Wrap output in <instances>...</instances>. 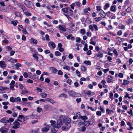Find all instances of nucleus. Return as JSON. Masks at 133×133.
Instances as JSON below:
<instances>
[{
  "label": "nucleus",
  "mask_w": 133,
  "mask_h": 133,
  "mask_svg": "<svg viewBox=\"0 0 133 133\" xmlns=\"http://www.w3.org/2000/svg\"><path fill=\"white\" fill-rule=\"evenodd\" d=\"M63 123H65V125L62 127L63 130L67 131L71 127V125L70 123L71 120L69 117L64 116L63 118Z\"/></svg>",
  "instance_id": "1"
},
{
  "label": "nucleus",
  "mask_w": 133,
  "mask_h": 133,
  "mask_svg": "<svg viewBox=\"0 0 133 133\" xmlns=\"http://www.w3.org/2000/svg\"><path fill=\"white\" fill-rule=\"evenodd\" d=\"M68 93L70 96L72 97H78L80 95L79 93H76L72 90L69 91Z\"/></svg>",
  "instance_id": "2"
},
{
  "label": "nucleus",
  "mask_w": 133,
  "mask_h": 133,
  "mask_svg": "<svg viewBox=\"0 0 133 133\" xmlns=\"http://www.w3.org/2000/svg\"><path fill=\"white\" fill-rule=\"evenodd\" d=\"M50 128V125H46L45 127H43L42 129V131L44 132H47Z\"/></svg>",
  "instance_id": "3"
},
{
  "label": "nucleus",
  "mask_w": 133,
  "mask_h": 133,
  "mask_svg": "<svg viewBox=\"0 0 133 133\" xmlns=\"http://www.w3.org/2000/svg\"><path fill=\"white\" fill-rule=\"evenodd\" d=\"M24 4L29 8H31L33 5L32 3L29 1H26Z\"/></svg>",
  "instance_id": "4"
},
{
  "label": "nucleus",
  "mask_w": 133,
  "mask_h": 133,
  "mask_svg": "<svg viewBox=\"0 0 133 133\" xmlns=\"http://www.w3.org/2000/svg\"><path fill=\"white\" fill-rule=\"evenodd\" d=\"M63 124L62 121L61 120L59 119L57 120V123L55 125H56L57 127L59 128L61 127V126L63 125Z\"/></svg>",
  "instance_id": "5"
},
{
  "label": "nucleus",
  "mask_w": 133,
  "mask_h": 133,
  "mask_svg": "<svg viewBox=\"0 0 133 133\" xmlns=\"http://www.w3.org/2000/svg\"><path fill=\"white\" fill-rule=\"evenodd\" d=\"M14 125L13 126L12 128L14 129H17L18 128L19 126V123L17 121H15L13 123Z\"/></svg>",
  "instance_id": "6"
},
{
  "label": "nucleus",
  "mask_w": 133,
  "mask_h": 133,
  "mask_svg": "<svg viewBox=\"0 0 133 133\" xmlns=\"http://www.w3.org/2000/svg\"><path fill=\"white\" fill-rule=\"evenodd\" d=\"M0 122L3 123H9V121L8 120V118L7 117H5L2 118L0 120Z\"/></svg>",
  "instance_id": "7"
},
{
  "label": "nucleus",
  "mask_w": 133,
  "mask_h": 133,
  "mask_svg": "<svg viewBox=\"0 0 133 133\" xmlns=\"http://www.w3.org/2000/svg\"><path fill=\"white\" fill-rule=\"evenodd\" d=\"M54 128H53L51 129L52 132L54 133H56L57 131L58 130V128H59L57 127L56 125H54Z\"/></svg>",
  "instance_id": "8"
},
{
  "label": "nucleus",
  "mask_w": 133,
  "mask_h": 133,
  "mask_svg": "<svg viewBox=\"0 0 133 133\" xmlns=\"http://www.w3.org/2000/svg\"><path fill=\"white\" fill-rule=\"evenodd\" d=\"M0 131L2 133H7L8 132V130L6 128H1L0 129Z\"/></svg>",
  "instance_id": "9"
},
{
  "label": "nucleus",
  "mask_w": 133,
  "mask_h": 133,
  "mask_svg": "<svg viewBox=\"0 0 133 133\" xmlns=\"http://www.w3.org/2000/svg\"><path fill=\"white\" fill-rule=\"evenodd\" d=\"M44 109H46L47 110H51L52 109V107L49 105H45L44 106Z\"/></svg>",
  "instance_id": "10"
},
{
  "label": "nucleus",
  "mask_w": 133,
  "mask_h": 133,
  "mask_svg": "<svg viewBox=\"0 0 133 133\" xmlns=\"http://www.w3.org/2000/svg\"><path fill=\"white\" fill-rule=\"evenodd\" d=\"M0 65L2 68H4L6 67V65L3 61H0Z\"/></svg>",
  "instance_id": "11"
},
{
  "label": "nucleus",
  "mask_w": 133,
  "mask_h": 133,
  "mask_svg": "<svg viewBox=\"0 0 133 133\" xmlns=\"http://www.w3.org/2000/svg\"><path fill=\"white\" fill-rule=\"evenodd\" d=\"M30 43H32L35 44H37V41L36 39L33 38H31L30 39Z\"/></svg>",
  "instance_id": "12"
},
{
  "label": "nucleus",
  "mask_w": 133,
  "mask_h": 133,
  "mask_svg": "<svg viewBox=\"0 0 133 133\" xmlns=\"http://www.w3.org/2000/svg\"><path fill=\"white\" fill-rule=\"evenodd\" d=\"M59 28L61 30L64 31L66 30L65 27L63 25H59Z\"/></svg>",
  "instance_id": "13"
},
{
  "label": "nucleus",
  "mask_w": 133,
  "mask_h": 133,
  "mask_svg": "<svg viewBox=\"0 0 133 133\" xmlns=\"http://www.w3.org/2000/svg\"><path fill=\"white\" fill-rule=\"evenodd\" d=\"M50 69L52 70V72L55 73L58 71V70L54 67H51L50 68Z\"/></svg>",
  "instance_id": "14"
},
{
  "label": "nucleus",
  "mask_w": 133,
  "mask_h": 133,
  "mask_svg": "<svg viewBox=\"0 0 133 133\" xmlns=\"http://www.w3.org/2000/svg\"><path fill=\"white\" fill-rule=\"evenodd\" d=\"M7 8L8 9H10L12 10H14L16 9V8L14 7V6H12L10 4H9L8 5Z\"/></svg>",
  "instance_id": "15"
},
{
  "label": "nucleus",
  "mask_w": 133,
  "mask_h": 133,
  "mask_svg": "<svg viewBox=\"0 0 133 133\" xmlns=\"http://www.w3.org/2000/svg\"><path fill=\"white\" fill-rule=\"evenodd\" d=\"M58 97H63L64 98H66L67 97V95L64 93H62L59 95Z\"/></svg>",
  "instance_id": "16"
},
{
  "label": "nucleus",
  "mask_w": 133,
  "mask_h": 133,
  "mask_svg": "<svg viewBox=\"0 0 133 133\" xmlns=\"http://www.w3.org/2000/svg\"><path fill=\"white\" fill-rule=\"evenodd\" d=\"M17 5L18 6L23 9L25 8V7L24 6L23 4L22 3H17Z\"/></svg>",
  "instance_id": "17"
},
{
  "label": "nucleus",
  "mask_w": 133,
  "mask_h": 133,
  "mask_svg": "<svg viewBox=\"0 0 133 133\" xmlns=\"http://www.w3.org/2000/svg\"><path fill=\"white\" fill-rule=\"evenodd\" d=\"M89 121H84L83 122V125L86 127L89 126L90 124Z\"/></svg>",
  "instance_id": "18"
},
{
  "label": "nucleus",
  "mask_w": 133,
  "mask_h": 133,
  "mask_svg": "<svg viewBox=\"0 0 133 133\" xmlns=\"http://www.w3.org/2000/svg\"><path fill=\"white\" fill-rule=\"evenodd\" d=\"M107 82L108 83H110L111 82L112 80V77L111 76H108L107 77Z\"/></svg>",
  "instance_id": "19"
},
{
  "label": "nucleus",
  "mask_w": 133,
  "mask_h": 133,
  "mask_svg": "<svg viewBox=\"0 0 133 133\" xmlns=\"http://www.w3.org/2000/svg\"><path fill=\"white\" fill-rule=\"evenodd\" d=\"M88 119V117L85 115L84 116H82L81 117V118L80 119H81L84 121H85Z\"/></svg>",
  "instance_id": "20"
},
{
  "label": "nucleus",
  "mask_w": 133,
  "mask_h": 133,
  "mask_svg": "<svg viewBox=\"0 0 133 133\" xmlns=\"http://www.w3.org/2000/svg\"><path fill=\"white\" fill-rule=\"evenodd\" d=\"M18 118H19L20 120L23 119V121H25V117L22 115H19L18 116Z\"/></svg>",
  "instance_id": "21"
},
{
  "label": "nucleus",
  "mask_w": 133,
  "mask_h": 133,
  "mask_svg": "<svg viewBox=\"0 0 133 133\" xmlns=\"http://www.w3.org/2000/svg\"><path fill=\"white\" fill-rule=\"evenodd\" d=\"M103 53L102 52H99L96 55V57H100L101 58L103 57Z\"/></svg>",
  "instance_id": "22"
},
{
  "label": "nucleus",
  "mask_w": 133,
  "mask_h": 133,
  "mask_svg": "<svg viewBox=\"0 0 133 133\" xmlns=\"http://www.w3.org/2000/svg\"><path fill=\"white\" fill-rule=\"evenodd\" d=\"M40 95L42 98H45L47 96V94L44 92H43Z\"/></svg>",
  "instance_id": "23"
},
{
  "label": "nucleus",
  "mask_w": 133,
  "mask_h": 133,
  "mask_svg": "<svg viewBox=\"0 0 133 133\" xmlns=\"http://www.w3.org/2000/svg\"><path fill=\"white\" fill-rule=\"evenodd\" d=\"M9 88L5 87H0V91L1 92V91L4 90L6 89H9Z\"/></svg>",
  "instance_id": "24"
},
{
  "label": "nucleus",
  "mask_w": 133,
  "mask_h": 133,
  "mask_svg": "<svg viewBox=\"0 0 133 133\" xmlns=\"http://www.w3.org/2000/svg\"><path fill=\"white\" fill-rule=\"evenodd\" d=\"M84 63L85 64L87 65H91V62L90 61H84Z\"/></svg>",
  "instance_id": "25"
},
{
  "label": "nucleus",
  "mask_w": 133,
  "mask_h": 133,
  "mask_svg": "<svg viewBox=\"0 0 133 133\" xmlns=\"http://www.w3.org/2000/svg\"><path fill=\"white\" fill-rule=\"evenodd\" d=\"M74 4V5L75 6H80L81 5V3L79 2H76L75 3H73Z\"/></svg>",
  "instance_id": "26"
},
{
  "label": "nucleus",
  "mask_w": 133,
  "mask_h": 133,
  "mask_svg": "<svg viewBox=\"0 0 133 133\" xmlns=\"http://www.w3.org/2000/svg\"><path fill=\"white\" fill-rule=\"evenodd\" d=\"M110 10L112 11H116V7L114 6H112L110 8Z\"/></svg>",
  "instance_id": "27"
},
{
  "label": "nucleus",
  "mask_w": 133,
  "mask_h": 133,
  "mask_svg": "<svg viewBox=\"0 0 133 133\" xmlns=\"http://www.w3.org/2000/svg\"><path fill=\"white\" fill-rule=\"evenodd\" d=\"M46 30L52 33H54L55 31L54 29L52 28L47 29H46Z\"/></svg>",
  "instance_id": "28"
},
{
  "label": "nucleus",
  "mask_w": 133,
  "mask_h": 133,
  "mask_svg": "<svg viewBox=\"0 0 133 133\" xmlns=\"http://www.w3.org/2000/svg\"><path fill=\"white\" fill-rule=\"evenodd\" d=\"M100 15L101 17L103 18L105 16V14L104 11L100 13Z\"/></svg>",
  "instance_id": "29"
},
{
  "label": "nucleus",
  "mask_w": 133,
  "mask_h": 133,
  "mask_svg": "<svg viewBox=\"0 0 133 133\" xmlns=\"http://www.w3.org/2000/svg\"><path fill=\"white\" fill-rule=\"evenodd\" d=\"M80 32L82 35H84L85 33V31L84 29H81L80 30Z\"/></svg>",
  "instance_id": "30"
},
{
  "label": "nucleus",
  "mask_w": 133,
  "mask_h": 133,
  "mask_svg": "<svg viewBox=\"0 0 133 133\" xmlns=\"http://www.w3.org/2000/svg\"><path fill=\"white\" fill-rule=\"evenodd\" d=\"M84 93L85 94L90 95H91V92L89 90H85L84 91Z\"/></svg>",
  "instance_id": "31"
},
{
  "label": "nucleus",
  "mask_w": 133,
  "mask_h": 133,
  "mask_svg": "<svg viewBox=\"0 0 133 133\" xmlns=\"http://www.w3.org/2000/svg\"><path fill=\"white\" fill-rule=\"evenodd\" d=\"M18 22V21L16 20H15L14 21H12L11 22L12 24H13L14 26H16L17 25V23Z\"/></svg>",
  "instance_id": "32"
},
{
  "label": "nucleus",
  "mask_w": 133,
  "mask_h": 133,
  "mask_svg": "<svg viewBox=\"0 0 133 133\" xmlns=\"http://www.w3.org/2000/svg\"><path fill=\"white\" fill-rule=\"evenodd\" d=\"M113 112V111L112 110H110L108 109H106L107 113L109 114H110L111 112Z\"/></svg>",
  "instance_id": "33"
},
{
  "label": "nucleus",
  "mask_w": 133,
  "mask_h": 133,
  "mask_svg": "<svg viewBox=\"0 0 133 133\" xmlns=\"http://www.w3.org/2000/svg\"><path fill=\"white\" fill-rule=\"evenodd\" d=\"M129 81H128L127 80H124L123 85H126L129 84Z\"/></svg>",
  "instance_id": "34"
},
{
  "label": "nucleus",
  "mask_w": 133,
  "mask_h": 133,
  "mask_svg": "<svg viewBox=\"0 0 133 133\" xmlns=\"http://www.w3.org/2000/svg\"><path fill=\"white\" fill-rule=\"evenodd\" d=\"M49 43L51 44V46L53 49L55 48V45L54 43L52 42H50Z\"/></svg>",
  "instance_id": "35"
},
{
  "label": "nucleus",
  "mask_w": 133,
  "mask_h": 133,
  "mask_svg": "<svg viewBox=\"0 0 133 133\" xmlns=\"http://www.w3.org/2000/svg\"><path fill=\"white\" fill-rule=\"evenodd\" d=\"M55 55L57 56H60L61 55V53L58 51H56L55 52Z\"/></svg>",
  "instance_id": "36"
},
{
  "label": "nucleus",
  "mask_w": 133,
  "mask_h": 133,
  "mask_svg": "<svg viewBox=\"0 0 133 133\" xmlns=\"http://www.w3.org/2000/svg\"><path fill=\"white\" fill-rule=\"evenodd\" d=\"M33 56L35 57V59H36L37 62L38 61V57L37 56V55L36 54H34L33 55Z\"/></svg>",
  "instance_id": "37"
},
{
  "label": "nucleus",
  "mask_w": 133,
  "mask_h": 133,
  "mask_svg": "<svg viewBox=\"0 0 133 133\" xmlns=\"http://www.w3.org/2000/svg\"><path fill=\"white\" fill-rule=\"evenodd\" d=\"M64 69H66L68 70H70V68L69 66H64L63 68Z\"/></svg>",
  "instance_id": "38"
},
{
  "label": "nucleus",
  "mask_w": 133,
  "mask_h": 133,
  "mask_svg": "<svg viewBox=\"0 0 133 133\" xmlns=\"http://www.w3.org/2000/svg\"><path fill=\"white\" fill-rule=\"evenodd\" d=\"M10 101L14 103L15 102V99L13 97H11L10 99Z\"/></svg>",
  "instance_id": "39"
},
{
  "label": "nucleus",
  "mask_w": 133,
  "mask_h": 133,
  "mask_svg": "<svg viewBox=\"0 0 133 133\" xmlns=\"http://www.w3.org/2000/svg\"><path fill=\"white\" fill-rule=\"evenodd\" d=\"M76 115L77 117L78 118V119H80V118H81V116H82L80 114V113L79 112H78L76 113Z\"/></svg>",
  "instance_id": "40"
},
{
  "label": "nucleus",
  "mask_w": 133,
  "mask_h": 133,
  "mask_svg": "<svg viewBox=\"0 0 133 133\" xmlns=\"http://www.w3.org/2000/svg\"><path fill=\"white\" fill-rule=\"evenodd\" d=\"M15 102H20L21 101V98L19 97H18L15 98Z\"/></svg>",
  "instance_id": "41"
},
{
  "label": "nucleus",
  "mask_w": 133,
  "mask_h": 133,
  "mask_svg": "<svg viewBox=\"0 0 133 133\" xmlns=\"http://www.w3.org/2000/svg\"><path fill=\"white\" fill-rule=\"evenodd\" d=\"M125 26L123 25H120L118 26V28L119 29H123L125 28Z\"/></svg>",
  "instance_id": "42"
},
{
  "label": "nucleus",
  "mask_w": 133,
  "mask_h": 133,
  "mask_svg": "<svg viewBox=\"0 0 133 133\" xmlns=\"http://www.w3.org/2000/svg\"><path fill=\"white\" fill-rule=\"evenodd\" d=\"M49 35L47 34H46L45 35V38L46 40L48 41H50V39L49 37Z\"/></svg>",
  "instance_id": "43"
},
{
  "label": "nucleus",
  "mask_w": 133,
  "mask_h": 133,
  "mask_svg": "<svg viewBox=\"0 0 133 133\" xmlns=\"http://www.w3.org/2000/svg\"><path fill=\"white\" fill-rule=\"evenodd\" d=\"M23 11L25 15L26 16H30L31 15L30 13L29 12H28L26 11H24V10H23Z\"/></svg>",
  "instance_id": "44"
},
{
  "label": "nucleus",
  "mask_w": 133,
  "mask_h": 133,
  "mask_svg": "<svg viewBox=\"0 0 133 133\" xmlns=\"http://www.w3.org/2000/svg\"><path fill=\"white\" fill-rule=\"evenodd\" d=\"M109 6H110L109 4L108 3H106L105 4V5L104 6V9L105 10H106L107 8L109 7Z\"/></svg>",
  "instance_id": "45"
},
{
  "label": "nucleus",
  "mask_w": 133,
  "mask_h": 133,
  "mask_svg": "<svg viewBox=\"0 0 133 133\" xmlns=\"http://www.w3.org/2000/svg\"><path fill=\"white\" fill-rule=\"evenodd\" d=\"M25 64L27 66H29L32 65V63L31 62H25Z\"/></svg>",
  "instance_id": "46"
},
{
  "label": "nucleus",
  "mask_w": 133,
  "mask_h": 133,
  "mask_svg": "<svg viewBox=\"0 0 133 133\" xmlns=\"http://www.w3.org/2000/svg\"><path fill=\"white\" fill-rule=\"evenodd\" d=\"M81 69L83 71H85L86 70V68L83 65H82L81 66Z\"/></svg>",
  "instance_id": "47"
},
{
  "label": "nucleus",
  "mask_w": 133,
  "mask_h": 133,
  "mask_svg": "<svg viewBox=\"0 0 133 133\" xmlns=\"http://www.w3.org/2000/svg\"><path fill=\"white\" fill-rule=\"evenodd\" d=\"M37 110L38 112H41L43 111L42 108L39 107L37 108Z\"/></svg>",
  "instance_id": "48"
},
{
  "label": "nucleus",
  "mask_w": 133,
  "mask_h": 133,
  "mask_svg": "<svg viewBox=\"0 0 133 133\" xmlns=\"http://www.w3.org/2000/svg\"><path fill=\"white\" fill-rule=\"evenodd\" d=\"M16 66V68L17 69H18L19 68V67H21V64L19 63H17L15 65Z\"/></svg>",
  "instance_id": "49"
},
{
  "label": "nucleus",
  "mask_w": 133,
  "mask_h": 133,
  "mask_svg": "<svg viewBox=\"0 0 133 133\" xmlns=\"http://www.w3.org/2000/svg\"><path fill=\"white\" fill-rule=\"evenodd\" d=\"M86 128L84 126H82L81 128V130L82 132H84L86 130Z\"/></svg>",
  "instance_id": "50"
},
{
  "label": "nucleus",
  "mask_w": 133,
  "mask_h": 133,
  "mask_svg": "<svg viewBox=\"0 0 133 133\" xmlns=\"http://www.w3.org/2000/svg\"><path fill=\"white\" fill-rule=\"evenodd\" d=\"M66 38L68 39H70V38L71 39L73 38V37H72V36L71 35H68L66 36Z\"/></svg>",
  "instance_id": "51"
},
{
  "label": "nucleus",
  "mask_w": 133,
  "mask_h": 133,
  "mask_svg": "<svg viewBox=\"0 0 133 133\" xmlns=\"http://www.w3.org/2000/svg\"><path fill=\"white\" fill-rule=\"evenodd\" d=\"M62 11L66 13L68 12V9L66 8H63L62 9Z\"/></svg>",
  "instance_id": "52"
},
{
  "label": "nucleus",
  "mask_w": 133,
  "mask_h": 133,
  "mask_svg": "<svg viewBox=\"0 0 133 133\" xmlns=\"http://www.w3.org/2000/svg\"><path fill=\"white\" fill-rule=\"evenodd\" d=\"M76 74L79 77L81 76V74L79 72L78 70H77L76 71Z\"/></svg>",
  "instance_id": "53"
},
{
  "label": "nucleus",
  "mask_w": 133,
  "mask_h": 133,
  "mask_svg": "<svg viewBox=\"0 0 133 133\" xmlns=\"http://www.w3.org/2000/svg\"><path fill=\"white\" fill-rule=\"evenodd\" d=\"M14 14L17 16H19L20 15V13L19 12L15 11L14 12Z\"/></svg>",
  "instance_id": "54"
},
{
  "label": "nucleus",
  "mask_w": 133,
  "mask_h": 133,
  "mask_svg": "<svg viewBox=\"0 0 133 133\" xmlns=\"http://www.w3.org/2000/svg\"><path fill=\"white\" fill-rule=\"evenodd\" d=\"M95 21H100L102 19V18L101 17H96L95 18Z\"/></svg>",
  "instance_id": "55"
},
{
  "label": "nucleus",
  "mask_w": 133,
  "mask_h": 133,
  "mask_svg": "<svg viewBox=\"0 0 133 133\" xmlns=\"http://www.w3.org/2000/svg\"><path fill=\"white\" fill-rule=\"evenodd\" d=\"M50 123H51V125H53V126L55 125V123L56 122L55 121L51 120L50 121Z\"/></svg>",
  "instance_id": "56"
},
{
  "label": "nucleus",
  "mask_w": 133,
  "mask_h": 133,
  "mask_svg": "<svg viewBox=\"0 0 133 133\" xmlns=\"http://www.w3.org/2000/svg\"><path fill=\"white\" fill-rule=\"evenodd\" d=\"M3 75L4 76H6L8 75V72L6 71H4L3 72Z\"/></svg>",
  "instance_id": "57"
},
{
  "label": "nucleus",
  "mask_w": 133,
  "mask_h": 133,
  "mask_svg": "<svg viewBox=\"0 0 133 133\" xmlns=\"http://www.w3.org/2000/svg\"><path fill=\"white\" fill-rule=\"evenodd\" d=\"M122 30H120L118 31L117 33V34L118 35H122Z\"/></svg>",
  "instance_id": "58"
},
{
  "label": "nucleus",
  "mask_w": 133,
  "mask_h": 133,
  "mask_svg": "<svg viewBox=\"0 0 133 133\" xmlns=\"http://www.w3.org/2000/svg\"><path fill=\"white\" fill-rule=\"evenodd\" d=\"M8 120L9 121V123L11 122L14 121V119L12 118H10L9 119H8Z\"/></svg>",
  "instance_id": "59"
},
{
  "label": "nucleus",
  "mask_w": 133,
  "mask_h": 133,
  "mask_svg": "<svg viewBox=\"0 0 133 133\" xmlns=\"http://www.w3.org/2000/svg\"><path fill=\"white\" fill-rule=\"evenodd\" d=\"M123 75L122 73H119L118 75V76L119 77L122 78L123 77Z\"/></svg>",
  "instance_id": "60"
},
{
  "label": "nucleus",
  "mask_w": 133,
  "mask_h": 133,
  "mask_svg": "<svg viewBox=\"0 0 133 133\" xmlns=\"http://www.w3.org/2000/svg\"><path fill=\"white\" fill-rule=\"evenodd\" d=\"M50 102L51 103H52V104H54L55 103H56L57 102L54 101L52 99H51L50 100Z\"/></svg>",
  "instance_id": "61"
},
{
  "label": "nucleus",
  "mask_w": 133,
  "mask_h": 133,
  "mask_svg": "<svg viewBox=\"0 0 133 133\" xmlns=\"http://www.w3.org/2000/svg\"><path fill=\"white\" fill-rule=\"evenodd\" d=\"M58 75H62L63 74V73L61 70H59L58 71Z\"/></svg>",
  "instance_id": "62"
},
{
  "label": "nucleus",
  "mask_w": 133,
  "mask_h": 133,
  "mask_svg": "<svg viewBox=\"0 0 133 133\" xmlns=\"http://www.w3.org/2000/svg\"><path fill=\"white\" fill-rule=\"evenodd\" d=\"M96 114L97 115L100 116L101 115L102 112L100 111H98L96 112Z\"/></svg>",
  "instance_id": "63"
},
{
  "label": "nucleus",
  "mask_w": 133,
  "mask_h": 133,
  "mask_svg": "<svg viewBox=\"0 0 133 133\" xmlns=\"http://www.w3.org/2000/svg\"><path fill=\"white\" fill-rule=\"evenodd\" d=\"M131 11V8L128 7L126 9V11L128 12H130Z\"/></svg>",
  "instance_id": "64"
}]
</instances>
